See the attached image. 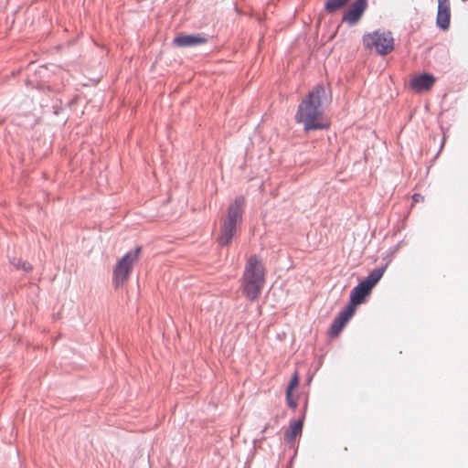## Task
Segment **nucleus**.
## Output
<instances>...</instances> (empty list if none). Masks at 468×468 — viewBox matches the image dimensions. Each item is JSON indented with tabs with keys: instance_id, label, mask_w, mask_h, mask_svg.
Returning <instances> with one entry per match:
<instances>
[{
	"instance_id": "obj_1",
	"label": "nucleus",
	"mask_w": 468,
	"mask_h": 468,
	"mask_svg": "<svg viewBox=\"0 0 468 468\" xmlns=\"http://www.w3.org/2000/svg\"><path fill=\"white\" fill-rule=\"evenodd\" d=\"M325 92V88L323 85H316L299 104L295 121L303 125L305 132L329 127V122L324 118L322 111V99Z\"/></svg>"
},
{
	"instance_id": "obj_2",
	"label": "nucleus",
	"mask_w": 468,
	"mask_h": 468,
	"mask_svg": "<svg viewBox=\"0 0 468 468\" xmlns=\"http://www.w3.org/2000/svg\"><path fill=\"white\" fill-rule=\"evenodd\" d=\"M266 282V270L261 259L257 255L248 258L241 277L243 294L250 301L257 300L261 294Z\"/></svg>"
},
{
	"instance_id": "obj_3",
	"label": "nucleus",
	"mask_w": 468,
	"mask_h": 468,
	"mask_svg": "<svg viewBox=\"0 0 468 468\" xmlns=\"http://www.w3.org/2000/svg\"><path fill=\"white\" fill-rule=\"evenodd\" d=\"M244 207V197H238L229 204L227 217L221 224L220 234L218 236V243L221 246H227L231 242L242 222Z\"/></svg>"
},
{
	"instance_id": "obj_4",
	"label": "nucleus",
	"mask_w": 468,
	"mask_h": 468,
	"mask_svg": "<svg viewBox=\"0 0 468 468\" xmlns=\"http://www.w3.org/2000/svg\"><path fill=\"white\" fill-rule=\"evenodd\" d=\"M385 267L377 268L370 271L368 276L354 287L350 292V303L348 306H353L354 311L356 306L361 304L366 297H367L372 289L379 282L385 272Z\"/></svg>"
},
{
	"instance_id": "obj_5",
	"label": "nucleus",
	"mask_w": 468,
	"mask_h": 468,
	"mask_svg": "<svg viewBox=\"0 0 468 468\" xmlns=\"http://www.w3.org/2000/svg\"><path fill=\"white\" fill-rule=\"evenodd\" d=\"M141 252L142 248L137 247L118 261L112 273V282L115 288L122 286L128 281L133 266L140 259Z\"/></svg>"
},
{
	"instance_id": "obj_6",
	"label": "nucleus",
	"mask_w": 468,
	"mask_h": 468,
	"mask_svg": "<svg viewBox=\"0 0 468 468\" xmlns=\"http://www.w3.org/2000/svg\"><path fill=\"white\" fill-rule=\"evenodd\" d=\"M363 41L367 48L380 55H387L394 48V39L389 32L375 31L364 36Z\"/></svg>"
},
{
	"instance_id": "obj_7",
	"label": "nucleus",
	"mask_w": 468,
	"mask_h": 468,
	"mask_svg": "<svg viewBox=\"0 0 468 468\" xmlns=\"http://www.w3.org/2000/svg\"><path fill=\"white\" fill-rule=\"evenodd\" d=\"M354 314L355 311L353 306H346L343 311H341L330 326V335L337 336Z\"/></svg>"
},
{
	"instance_id": "obj_8",
	"label": "nucleus",
	"mask_w": 468,
	"mask_h": 468,
	"mask_svg": "<svg viewBox=\"0 0 468 468\" xmlns=\"http://www.w3.org/2000/svg\"><path fill=\"white\" fill-rule=\"evenodd\" d=\"M367 6V0H356L345 13L343 21L347 22L349 25L356 24L363 16Z\"/></svg>"
},
{
	"instance_id": "obj_9",
	"label": "nucleus",
	"mask_w": 468,
	"mask_h": 468,
	"mask_svg": "<svg viewBox=\"0 0 468 468\" xmlns=\"http://www.w3.org/2000/svg\"><path fill=\"white\" fill-rule=\"evenodd\" d=\"M451 8L450 0H438L437 26L446 30L450 27Z\"/></svg>"
},
{
	"instance_id": "obj_10",
	"label": "nucleus",
	"mask_w": 468,
	"mask_h": 468,
	"mask_svg": "<svg viewBox=\"0 0 468 468\" xmlns=\"http://www.w3.org/2000/svg\"><path fill=\"white\" fill-rule=\"evenodd\" d=\"M207 37L201 34L179 35L174 39V44L179 48H188L203 45Z\"/></svg>"
},
{
	"instance_id": "obj_11",
	"label": "nucleus",
	"mask_w": 468,
	"mask_h": 468,
	"mask_svg": "<svg viewBox=\"0 0 468 468\" xmlns=\"http://www.w3.org/2000/svg\"><path fill=\"white\" fill-rule=\"evenodd\" d=\"M435 80L431 74H421L411 79L410 86L416 91H427L432 88Z\"/></svg>"
},
{
	"instance_id": "obj_12",
	"label": "nucleus",
	"mask_w": 468,
	"mask_h": 468,
	"mask_svg": "<svg viewBox=\"0 0 468 468\" xmlns=\"http://www.w3.org/2000/svg\"><path fill=\"white\" fill-rule=\"evenodd\" d=\"M303 424V420L292 421L290 424L289 429L284 433V439L287 443L292 444L295 439L302 434Z\"/></svg>"
},
{
	"instance_id": "obj_13",
	"label": "nucleus",
	"mask_w": 468,
	"mask_h": 468,
	"mask_svg": "<svg viewBox=\"0 0 468 468\" xmlns=\"http://www.w3.org/2000/svg\"><path fill=\"white\" fill-rule=\"evenodd\" d=\"M348 0H327L324 8L328 13L335 12L346 5Z\"/></svg>"
},
{
	"instance_id": "obj_14",
	"label": "nucleus",
	"mask_w": 468,
	"mask_h": 468,
	"mask_svg": "<svg viewBox=\"0 0 468 468\" xmlns=\"http://www.w3.org/2000/svg\"><path fill=\"white\" fill-rule=\"evenodd\" d=\"M299 385V376H298V373L295 372L287 387V389H286V393H290L292 391L298 387Z\"/></svg>"
},
{
	"instance_id": "obj_15",
	"label": "nucleus",
	"mask_w": 468,
	"mask_h": 468,
	"mask_svg": "<svg viewBox=\"0 0 468 468\" xmlns=\"http://www.w3.org/2000/svg\"><path fill=\"white\" fill-rule=\"evenodd\" d=\"M10 262L16 267L17 269H23L24 271H27L26 261H22L21 259H17L16 257L10 258Z\"/></svg>"
},
{
	"instance_id": "obj_16",
	"label": "nucleus",
	"mask_w": 468,
	"mask_h": 468,
	"mask_svg": "<svg viewBox=\"0 0 468 468\" xmlns=\"http://www.w3.org/2000/svg\"><path fill=\"white\" fill-rule=\"evenodd\" d=\"M286 400H287V404L289 405V407H291L293 410L296 409L297 400L292 397V392L286 393Z\"/></svg>"
},
{
	"instance_id": "obj_17",
	"label": "nucleus",
	"mask_w": 468,
	"mask_h": 468,
	"mask_svg": "<svg viewBox=\"0 0 468 468\" xmlns=\"http://www.w3.org/2000/svg\"><path fill=\"white\" fill-rule=\"evenodd\" d=\"M423 200H424V197L420 194L416 193L412 196V201L414 204L418 203V202H423Z\"/></svg>"
}]
</instances>
